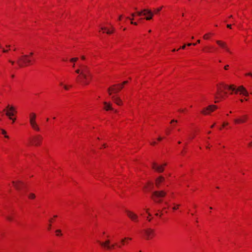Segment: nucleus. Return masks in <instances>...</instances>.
Instances as JSON below:
<instances>
[{
  "label": "nucleus",
  "instance_id": "38",
  "mask_svg": "<svg viewBox=\"0 0 252 252\" xmlns=\"http://www.w3.org/2000/svg\"><path fill=\"white\" fill-rule=\"evenodd\" d=\"M156 142L155 141H153V142H152L151 143V144L152 145H153V146H154V145H156Z\"/></svg>",
  "mask_w": 252,
  "mask_h": 252
},
{
  "label": "nucleus",
  "instance_id": "23",
  "mask_svg": "<svg viewBox=\"0 0 252 252\" xmlns=\"http://www.w3.org/2000/svg\"><path fill=\"white\" fill-rule=\"evenodd\" d=\"M29 198L30 199H34L35 197V195L34 193H31L29 194Z\"/></svg>",
  "mask_w": 252,
  "mask_h": 252
},
{
  "label": "nucleus",
  "instance_id": "37",
  "mask_svg": "<svg viewBox=\"0 0 252 252\" xmlns=\"http://www.w3.org/2000/svg\"><path fill=\"white\" fill-rule=\"evenodd\" d=\"M228 66H229V65H225V66H224V69H225V70H227V69H228Z\"/></svg>",
  "mask_w": 252,
  "mask_h": 252
},
{
  "label": "nucleus",
  "instance_id": "61",
  "mask_svg": "<svg viewBox=\"0 0 252 252\" xmlns=\"http://www.w3.org/2000/svg\"><path fill=\"white\" fill-rule=\"evenodd\" d=\"M200 40H198L197 41V43H200Z\"/></svg>",
  "mask_w": 252,
  "mask_h": 252
},
{
  "label": "nucleus",
  "instance_id": "47",
  "mask_svg": "<svg viewBox=\"0 0 252 252\" xmlns=\"http://www.w3.org/2000/svg\"><path fill=\"white\" fill-rule=\"evenodd\" d=\"M179 111H180L181 112H183L185 111V109H180Z\"/></svg>",
  "mask_w": 252,
  "mask_h": 252
},
{
  "label": "nucleus",
  "instance_id": "16",
  "mask_svg": "<svg viewBox=\"0 0 252 252\" xmlns=\"http://www.w3.org/2000/svg\"><path fill=\"white\" fill-rule=\"evenodd\" d=\"M12 183L14 186V187L17 189V190H20L22 189V188L24 186V183L20 181H18L17 182H15L14 181L12 182Z\"/></svg>",
  "mask_w": 252,
  "mask_h": 252
},
{
  "label": "nucleus",
  "instance_id": "63",
  "mask_svg": "<svg viewBox=\"0 0 252 252\" xmlns=\"http://www.w3.org/2000/svg\"><path fill=\"white\" fill-rule=\"evenodd\" d=\"M6 47H8V48H9L10 47V45H6Z\"/></svg>",
  "mask_w": 252,
  "mask_h": 252
},
{
  "label": "nucleus",
  "instance_id": "7",
  "mask_svg": "<svg viewBox=\"0 0 252 252\" xmlns=\"http://www.w3.org/2000/svg\"><path fill=\"white\" fill-rule=\"evenodd\" d=\"M136 14L138 16H141L142 15H146V14H149V16L145 17V19L147 20H150L152 19L154 15V13L151 10L148 9H144L140 11H137Z\"/></svg>",
  "mask_w": 252,
  "mask_h": 252
},
{
  "label": "nucleus",
  "instance_id": "55",
  "mask_svg": "<svg viewBox=\"0 0 252 252\" xmlns=\"http://www.w3.org/2000/svg\"><path fill=\"white\" fill-rule=\"evenodd\" d=\"M9 62L13 64L14 63V62L9 61Z\"/></svg>",
  "mask_w": 252,
  "mask_h": 252
},
{
  "label": "nucleus",
  "instance_id": "59",
  "mask_svg": "<svg viewBox=\"0 0 252 252\" xmlns=\"http://www.w3.org/2000/svg\"><path fill=\"white\" fill-rule=\"evenodd\" d=\"M145 16H146V17L149 16V14H146V15Z\"/></svg>",
  "mask_w": 252,
  "mask_h": 252
},
{
  "label": "nucleus",
  "instance_id": "50",
  "mask_svg": "<svg viewBox=\"0 0 252 252\" xmlns=\"http://www.w3.org/2000/svg\"><path fill=\"white\" fill-rule=\"evenodd\" d=\"M122 17V15H120L119 17V20H121V18Z\"/></svg>",
  "mask_w": 252,
  "mask_h": 252
},
{
  "label": "nucleus",
  "instance_id": "12",
  "mask_svg": "<svg viewBox=\"0 0 252 252\" xmlns=\"http://www.w3.org/2000/svg\"><path fill=\"white\" fill-rule=\"evenodd\" d=\"M166 164H164L162 165H158L156 163L153 162L152 164V168L156 171L158 172H162L164 170L163 166H165Z\"/></svg>",
  "mask_w": 252,
  "mask_h": 252
},
{
  "label": "nucleus",
  "instance_id": "4",
  "mask_svg": "<svg viewBox=\"0 0 252 252\" xmlns=\"http://www.w3.org/2000/svg\"><path fill=\"white\" fill-rule=\"evenodd\" d=\"M32 61L29 59V56L25 55L19 58L17 63L20 67L31 64Z\"/></svg>",
  "mask_w": 252,
  "mask_h": 252
},
{
  "label": "nucleus",
  "instance_id": "10",
  "mask_svg": "<svg viewBox=\"0 0 252 252\" xmlns=\"http://www.w3.org/2000/svg\"><path fill=\"white\" fill-rule=\"evenodd\" d=\"M126 212L128 217L132 221L135 222H137L138 221V217L136 214L129 210H126Z\"/></svg>",
  "mask_w": 252,
  "mask_h": 252
},
{
  "label": "nucleus",
  "instance_id": "42",
  "mask_svg": "<svg viewBox=\"0 0 252 252\" xmlns=\"http://www.w3.org/2000/svg\"><path fill=\"white\" fill-rule=\"evenodd\" d=\"M186 44H184L183 46L181 47V48H182V49H185L186 48Z\"/></svg>",
  "mask_w": 252,
  "mask_h": 252
},
{
  "label": "nucleus",
  "instance_id": "22",
  "mask_svg": "<svg viewBox=\"0 0 252 252\" xmlns=\"http://www.w3.org/2000/svg\"><path fill=\"white\" fill-rule=\"evenodd\" d=\"M126 240H131V238H124L123 239H122L121 241V245H117L118 246V247L119 248H122V246L124 245H125V241Z\"/></svg>",
  "mask_w": 252,
  "mask_h": 252
},
{
  "label": "nucleus",
  "instance_id": "56",
  "mask_svg": "<svg viewBox=\"0 0 252 252\" xmlns=\"http://www.w3.org/2000/svg\"><path fill=\"white\" fill-rule=\"evenodd\" d=\"M184 152H185V151H183L182 152L181 154L184 155Z\"/></svg>",
  "mask_w": 252,
  "mask_h": 252
},
{
  "label": "nucleus",
  "instance_id": "9",
  "mask_svg": "<svg viewBox=\"0 0 252 252\" xmlns=\"http://www.w3.org/2000/svg\"><path fill=\"white\" fill-rule=\"evenodd\" d=\"M97 242H98V243H99L100 244V245L102 247H104V248H106L107 250H110V249H113V248H114L115 246L117 245V244H115L110 245V241L109 240H106L104 242H101L99 241H98Z\"/></svg>",
  "mask_w": 252,
  "mask_h": 252
},
{
  "label": "nucleus",
  "instance_id": "40",
  "mask_svg": "<svg viewBox=\"0 0 252 252\" xmlns=\"http://www.w3.org/2000/svg\"><path fill=\"white\" fill-rule=\"evenodd\" d=\"M162 139V138L161 137H160V136L158 137V140L159 141H161Z\"/></svg>",
  "mask_w": 252,
  "mask_h": 252
},
{
  "label": "nucleus",
  "instance_id": "54",
  "mask_svg": "<svg viewBox=\"0 0 252 252\" xmlns=\"http://www.w3.org/2000/svg\"><path fill=\"white\" fill-rule=\"evenodd\" d=\"M101 30H107V29L106 28H101Z\"/></svg>",
  "mask_w": 252,
  "mask_h": 252
},
{
  "label": "nucleus",
  "instance_id": "49",
  "mask_svg": "<svg viewBox=\"0 0 252 252\" xmlns=\"http://www.w3.org/2000/svg\"><path fill=\"white\" fill-rule=\"evenodd\" d=\"M81 59H82V60H85V56H82L81 57Z\"/></svg>",
  "mask_w": 252,
  "mask_h": 252
},
{
  "label": "nucleus",
  "instance_id": "14",
  "mask_svg": "<svg viewBox=\"0 0 252 252\" xmlns=\"http://www.w3.org/2000/svg\"><path fill=\"white\" fill-rule=\"evenodd\" d=\"M217 44L219 45L221 48L224 49L227 52L231 53L230 52L229 49L227 47V46L226 45V43L224 42H223L220 40H217L216 41Z\"/></svg>",
  "mask_w": 252,
  "mask_h": 252
},
{
  "label": "nucleus",
  "instance_id": "44",
  "mask_svg": "<svg viewBox=\"0 0 252 252\" xmlns=\"http://www.w3.org/2000/svg\"><path fill=\"white\" fill-rule=\"evenodd\" d=\"M10 120L12 121V123H14V122H15V121L16 119H15V118H12V119H10Z\"/></svg>",
  "mask_w": 252,
  "mask_h": 252
},
{
  "label": "nucleus",
  "instance_id": "51",
  "mask_svg": "<svg viewBox=\"0 0 252 252\" xmlns=\"http://www.w3.org/2000/svg\"><path fill=\"white\" fill-rule=\"evenodd\" d=\"M51 224H50L49 225V227H48V229H49V230H50V229H51Z\"/></svg>",
  "mask_w": 252,
  "mask_h": 252
},
{
  "label": "nucleus",
  "instance_id": "17",
  "mask_svg": "<svg viewBox=\"0 0 252 252\" xmlns=\"http://www.w3.org/2000/svg\"><path fill=\"white\" fill-rule=\"evenodd\" d=\"M165 180V178L162 176L158 177L155 182V184L158 188H159L161 183L163 182Z\"/></svg>",
  "mask_w": 252,
  "mask_h": 252
},
{
  "label": "nucleus",
  "instance_id": "39",
  "mask_svg": "<svg viewBox=\"0 0 252 252\" xmlns=\"http://www.w3.org/2000/svg\"><path fill=\"white\" fill-rule=\"evenodd\" d=\"M127 81H124L121 85H123V86H124V85L125 84H126L127 83Z\"/></svg>",
  "mask_w": 252,
  "mask_h": 252
},
{
  "label": "nucleus",
  "instance_id": "33",
  "mask_svg": "<svg viewBox=\"0 0 252 252\" xmlns=\"http://www.w3.org/2000/svg\"><path fill=\"white\" fill-rule=\"evenodd\" d=\"M228 125V123H225V122H224V123H223V124H222V126H223V127H224V126H227V125Z\"/></svg>",
  "mask_w": 252,
  "mask_h": 252
},
{
  "label": "nucleus",
  "instance_id": "6",
  "mask_svg": "<svg viewBox=\"0 0 252 252\" xmlns=\"http://www.w3.org/2000/svg\"><path fill=\"white\" fill-rule=\"evenodd\" d=\"M6 109H4L3 111L5 112V115L8 117L9 119H12V117L14 115L15 113H16V111L15 108L9 105L6 107Z\"/></svg>",
  "mask_w": 252,
  "mask_h": 252
},
{
  "label": "nucleus",
  "instance_id": "3",
  "mask_svg": "<svg viewBox=\"0 0 252 252\" xmlns=\"http://www.w3.org/2000/svg\"><path fill=\"white\" fill-rule=\"evenodd\" d=\"M166 192L164 190L155 191L152 195V199L157 203H160L161 199L160 198L165 196Z\"/></svg>",
  "mask_w": 252,
  "mask_h": 252
},
{
  "label": "nucleus",
  "instance_id": "29",
  "mask_svg": "<svg viewBox=\"0 0 252 252\" xmlns=\"http://www.w3.org/2000/svg\"><path fill=\"white\" fill-rule=\"evenodd\" d=\"M209 34H205L204 36H203V38L205 39H207L208 38H209Z\"/></svg>",
  "mask_w": 252,
  "mask_h": 252
},
{
  "label": "nucleus",
  "instance_id": "27",
  "mask_svg": "<svg viewBox=\"0 0 252 252\" xmlns=\"http://www.w3.org/2000/svg\"><path fill=\"white\" fill-rule=\"evenodd\" d=\"M78 59L77 58H73L70 59V62H76L78 60Z\"/></svg>",
  "mask_w": 252,
  "mask_h": 252
},
{
  "label": "nucleus",
  "instance_id": "60",
  "mask_svg": "<svg viewBox=\"0 0 252 252\" xmlns=\"http://www.w3.org/2000/svg\"><path fill=\"white\" fill-rule=\"evenodd\" d=\"M33 53L32 52H31V53H30V55H31V56H32V55H33Z\"/></svg>",
  "mask_w": 252,
  "mask_h": 252
},
{
  "label": "nucleus",
  "instance_id": "45",
  "mask_svg": "<svg viewBox=\"0 0 252 252\" xmlns=\"http://www.w3.org/2000/svg\"><path fill=\"white\" fill-rule=\"evenodd\" d=\"M126 18H127V19H129V20H131V21H132V20H133V19H132V18H129V17H127Z\"/></svg>",
  "mask_w": 252,
  "mask_h": 252
},
{
  "label": "nucleus",
  "instance_id": "20",
  "mask_svg": "<svg viewBox=\"0 0 252 252\" xmlns=\"http://www.w3.org/2000/svg\"><path fill=\"white\" fill-rule=\"evenodd\" d=\"M103 104H104L105 106H104V109L106 110V111H108V110H113V108L112 107V104L110 103H108L106 101H104L103 102Z\"/></svg>",
  "mask_w": 252,
  "mask_h": 252
},
{
  "label": "nucleus",
  "instance_id": "8",
  "mask_svg": "<svg viewBox=\"0 0 252 252\" xmlns=\"http://www.w3.org/2000/svg\"><path fill=\"white\" fill-rule=\"evenodd\" d=\"M43 137L40 135H36L34 136L31 142L32 145L38 146L40 145L42 140Z\"/></svg>",
  "mask_w": 252,
  "mask_h": 252
},
{
  "label": "nucleus",
  "instance_id": "46",
  "mask_svg": "<svg viewBox=\"0 0 252 252\" xmlns=\"http://www.w3.org/2000/svg\"><path fill=\"white\" fill-rule=\"evenodd\" d=\"M246 75H250V76H252V73H247Z\"/></svg>",
  "mask_w": 252,
  "mask_h": 252
},
{
  "label": "nucleus",
  "instance_id": "28",
  "mask_svg": "<svg viewBox=\"0 0 252 252\" xmlns=\"http://www.w3.org/2000/svg\"><path fill=\"white\" fill-rule=\"evenodd\" d=\"M161 8H162V7L157 8V9L155 10V13H158V12H159L161 10Z\"/></svg>",
  "mask_w": 252,
  "mask_h": 252
},
{
  "label": "nucleus",
  "instance_id": "1",
  "mask_svg": "<svg viewBox=\"0 0 252 252\" xmlns=\"http://www.w3.org/2000/svg\"><path fill=\"white\" fill-rule=\"evenodd\" d=\"M75 72L80 75L77 77V81L83 85H88L90 82L91 74L87 65H80V68L75 70Z\"/></svg>",
  "mask_w": 252,
  "mask_h": 252
},
{
  "label": "nucleus",
  "instance_id": "58",
  "mask_svg": "<svg viewBox=\"0 0 252 252\" xmlns=\"http://www.w3.org/2000/svg\"><path fill=\"white\" fill-rule=\"evenodd\" d=\"M214 126H215V124H214V125H212V126H211V128H213V127Z\"/></svg>",
  "mask_w": 252,
  "mask_h": 252
},
{
  "label": "nucleus",
  "instance_id": "21",
  "mask_svg": "<svg viewBox=\"0 0 252 252\" xmlns=\"http://www.w3.org/2000/svg\"><path fill=\"white\" fill-rule=\"evenodd\" d=\"M115 86H117L118 88H114V89H113V93H118V92H119L123 88V85H120V84L116 85L113 86V87H115Z\"/></svg>",
  "mask_w": 252,
  "mask_h": 252
},
{
  "label": "nucleus",
  "instance_id": "32",
  "mask_svg": "<svg viewBox=\"0 0 252 252\" xmlns=\"http://www.w3.org/2000/svg\"><path fill=\"white\" fill-rule=\"evenodd\" d=\"M63 88L66 90H68V87L67 86H66V85H64L63 86Z\"/></svg>",
  "mask_w": 252,
  "mask_h": 252
},
{
  "label": "nucleus",
  "instance_id": "52",
  "mask_svg": "<svg viewBox=\"0 0 252 252\" xmlns=\"http://www.w3.org/2000/svg\"><path fill=\"white\" fill-rule=\"evenodd\" d=\"M131 16H132V17H134V16H135V13H132V14H131Z\"/></svg>",
  "mask_w": 252,
  "mask_h": 252
},
{
  "label": "nucleus",
  "instance_id": "13",
  "mask_svg": "<svg viewBox=\"0 0 252 252\" xmlns=\"http://www.w3.org/2000/svg\"><path fill=\"white\" fill-rule=\"evenodd\" d=\"M236 90V93H237V92H240V94H243V95L247 96L249 95V94L246 90V89L242 86H241L239 87L237 89H235Z\"/></svg>",
  "mask_w": 252,
  "mask_h": 252
},
{
  "label": "nucleus",
  "instance_id": "19",
  "mask_svg": "<svg viewBox=\"0 0 252 252\" xmlns=\"http://www.w3.org/2000/svg\"><path fill=\"white\" fill-rule=\"evenodd\" d=\"M112 99L114 102L117 105H121L122 104V101L119 96L116 95H113L112 96Z\"/></svg>",
  "mask_w": 252,
  "mask_h": 252
},
{
  "label": "nucleus",
  "instance_id": "25",
  "mask_svg": "<svg viewBox=\"0 0 252 252\" xmlns=\"http://www.w3.org/2000/svg\"><path fill=\"white\" fill-rule=\"evenodd\" d=\"M1 130L2 134H4L5 135L4 136L5 137L7 138H8L9 136L8 135H6V131L5 130H4V129H1Z\"/></svg>",
  "mask_w": 252,
  "mask_h": 252
},
{
  "label": "nucleus",
  "instance_id": "34",
  "mask_svg": "<svg viewBox=\"0 0 252 252\" xmlns=\"http://www.w3.org/2000/svg\"><path fill=\"white\" fill-rule=\"evenodd\" d=\"M113 31H110L109 30H107L106 31V33L107 34H111V33H112Z\"/></svg>",
  "mask_w": 252,
  "mask_h": 252
},
{
  "label": "nucleus",
  "instance_id": "35",
  "mask_svg": "<svg viewBox=\"0 0 252 252\" xmlns=\"http://www.w3.org/2000/svg\"><path fill=\"white\" fill-rule=\"evenodd\" d=\"M7 219L9 220H12V219L11 217H7Z\"/></svg>",
  "mask_w": 252,
  "mask_h": 252
},
{
  "label": "nucleus",
  "instance_id": "26",
  "mask_svg": "<svg viewBox=\"0 0 252 252\" xmlns=\"http://www.w3.org/2000/svg\"><path fill=\"white\" fill-rule=\"evenodd\" d=\"M56 233H57V236H60V235H62V234L61 233V230L60 229L56 230Z\"/></svg>",
  "mask_w": 252,
  "mask_h": 252
},
{
  "label": "nucleus",
  "instance_id": "18",
  "mask_svg": "<svg viewBox=\"0 0 252 252\" xmlns=\"http://www.w3.org/2000/svg\"><path fill=\"white\" fill-rule=\"evenodd\" d=\"M247 118V115H244L239 119H235L234 121L236 124L244 123L246 121Z\"/></svg>",
  "mask_w": 252,
  "mask_h": 252
},
{
  "label": "nucleus",
  "instance_id": "30",
  "mask_svg": "<svg viewBox=\"0 0 252 252\" xmlns=\"http://www.w3.org/2000/svg\"><path fill=\"white\" fill-rule=\"evenodd\" d=\"M145 211L146 212L148 213L149 216H151V214L149 212V209H145Z\"/></svg>",
  "mask_w": 252,
  "mask_h": 252
},
{
  "label": "nucleus",
  "instance_id": "48",
  "mask_svg": "<svg viewBox=\"0 0 252 252\" xmlns=\"http://www.w3.org/2000/svg\"><path fill=\"white\" fill-rule=\"evenodd\" d=\"M2 51H3V52H4V53H6V52H7L8 51H7V50H5V49H3Z\"/></svg>",
  "mask_w": 252,
  "mask_h": 252
},
{
  "label": "nucleus",
  "instance_id": "24",
  "mask_svg": "<svg viewBox=\"0 0 252 252\" xmlns=\"http://www.w3.org/2000/svg\"><path fill=\"white\" fill-rule=\"evenodd\" d=\"M113 89H114V88L113 87H110L108 89V92L109 93V94L110 95L112 94V92H113Z\"/></svg>",
  "mask_w": 252,
  "mask_h": 252
},
{
  "label": "nucleus",
  "instance_id": "43",
  "mask_svg": "<svg viewBox=\"0 0 252 252\" xmlns=\"http://www.w3.org/2000/svg\"><path fill=\"white\" fill-rule=\"evenodd\" d=\"M173 122L177 123V120H173L171 121V123H172Z\"/></svg>",
  "mask_w": 252,
  "mask_h": 252
},
{
  "label": "nucleus",
  "instance_id": "64",
  "mask_svg": "<svg viewBox=\"0 0 252 252\" xmlns=\"http://www.w3.org/2000/svg\"><path fill=\"white\" fill-rule=\"evenodd\" d=\"M172 51H173V52H175V51H176V49H173V50H172Z\"/></svg>",
  "mask_w": 252,
  "mask_h": 252
},
{
  "label": "nucleus",
  "instance_id": "11",
  "mask_svg": "<svg viewBox=\"0 0 252 252\" xmlns=\"http://www.w3.org/2000/svg\"><path fill=\"white\" fill-rule=\"evenodd\" d=\"M144 233L146 236V239L147 240L152 239L155 236V231L151 228L144 230Z\"/></svg>",
  "mask_w": 252,
  "mask_h": 252
},
{
  "label": "nucleus",
  "instance_id": "15",
  "mask_svg": "<svg viewBox=\"0 0 252 252\" xmlns=\"http://www.w3.org/2000/svg\"><path fill=\"white\" fill-rule=\"evenodd\" d=\"M217 106L214 105H210L207 108H206L205 109L202 110L201 111V113L203 114L206 115L208 114V111H213L215 109H217Z\"/></svg>",
  "mask_w": 252,
  "mask_h": 252
},
{
  "label": "nucleus",
  "instance_id": "5",
  "mask_svg": "<svg viewBox=\"0 0 252 252\" xmlns=\"http://www.w3.org/2000/svg\"><path fill=\"white\" fill-rule=\"evenodd\" d=\"M36 114L34 113H31L30 115V123L32 128L36 131H39L40 128L37 124L36 121Z\"/></svg>",
  "mask_w": 252,
  "mask_h": 252
},
{
  "label": "nucleus",
  "instance_id": "36",
  "mask_svg": "<svg viewBox=\"0 0 252 252\" xmlns=\"http://www.w3.org/2000/svg\"><path fill=\"white\" fill-rule=\"evenodd\" d=\"M131 24H133L134 25H137V23L136 22H133V21H131Z\"/></svg>",
  "mask_w": 252,
  "mask_h": 252
},
{
  "label": "nucleus",
  "instance_id": "41",
  "mask_svg": "<svg viewBox=\"0 0 252 252\" xmlns=\"http://www.w3.org/2000/svg\"><path fill=\"white\" fill-rule=\"evenodd\" d=\"M227 27L228 28H230V29H231V25H230V24H228V25H227Z\"/></svg>",
  "mask_w": 252,
  "mask_h": 252
},
{
  "label": "nucleus",
  "instance_id": "53",
  "mask_svg": "<svg viewBox=\"0 0 252 252\" xmlns=\"http://www.w3.org/2000/svg\"><path fill=\"white\" fill-rule=\"evenodd\" d=\"M192 45V43H188V44H187V45H188V46H190V45Z\"/></svg>",
  "mask_w": 252,
  "mask_h": 252
},
{
  "label": "nucleus",
  "instance_id": "31",
  "mask_svg": "<svg viewBox=\"0 0 252 252\" xmlns=\"http://www.w3.org/2000/svg\"><path fill=\"white\" fill-rule=\"evenodd\" d=\"M179 206V205H177L176 206L173 207V209L175 210L178 209Z\"/></svg>",
  "mask_w": 252,
  "mask_h": 252
},
{
  "label": "nucleus",
  "instance_id": "62",
  "mask_svg": "<svg viewBox=\"0 0 252 252\" xmlns=\"http://www.w3.org/2000/svg\"><path fill=\"white\" fill-rule=\"evenodd\" d=\"M249 145L250 146H252V142L251 143H250Z\"/></svg>",
  "mask_w": 252,
  "mask_h": 252
},
{
  "label": "nucleus",
  "instance_id": "57",
  "mask_svg": "<svg viewBox=\"0 0 252 252\" xmlns=\"http://www.w3.org/2000/svg\"><path fill=\"white\" fill-rule=\"evenodd\" d=\"M184 152H185V151H183L182 152L181 154L184 155Z\"/></svg>",
  "mask_w": 252,
  "mask_h": 252
},
{
  "label": "nucleus",
  "instance_id": "2",
  "mask_svg": "<svg viewBox=\"0 0 252 252\" xmlns=\"http://www.w3.org/2000/svg\"><path fill=\"white\" fill-rule=\"evenodd\" d=\"M226 89H229L232 91H235V88L233 85L228 86L226 85L221 84L217 86V92L215 94V98L216 99H224L225 98V94H227L226 92H224V90Z\"/></svg>",
  "mask_w": 252,
  "mask_h": 252
}]
</instances>
